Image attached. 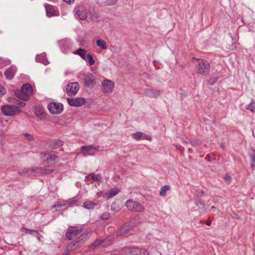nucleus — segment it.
I'll use <instances>...</instances> for the list:
<instances>
[{
	"label": "nucleus",
	"mask_w": 255,
	"mask_h": 255,
	"mask_svg": "<svg viewBox=\"0 0 255 255\" xmlns=\"http://www.w3.org/2000/svg\"><path fill=\"white\" fill-rule=\"evenodd\" d=\"M52 170L49 169H43L42 168L33 167L32 168H24L18 171L21 175H26L28 176H36L39 174H49Z\"/></svg>",
	"instance_id": "f257e3e1"
},
{
	"label": "nucleus",
	"mask_w": 255,
	"mask_h": 255,
	"mask_svg": "<svg viewBox=\"0 0 255 255\" xmlns=\"http://www.w3.org/2000/svg\"><path fill=\"white\" fill-rule=\"evenodd\" d=\"M33 89L31 86L28 83L22 85L20 90L15 91V96L24 101L29 100L30 96L32 95Z\"/></svg>",
	"instance_id": "f03ea898"
},
{
	"label": "nucleus",
	"mask_w": 255,
	"mask_h": 255,
	"mask_svg": "<svg viewBox=\"0 0 255 255\" xmlns=\"http://www.w3.org/2000/svg\"><path fill=\"white\" fill-rule=\"evenodd\" d=\"M125 206L129 211L133 212L141 213L144 211L145 209L141 204L131 199H128L126 201Z\"/></svg>",
	"instance_id": "7ed1b4c3"
},
{
	"label": "nucleus",
	"mask_w": 255,
	"mask_h": 255,
	"mask_svg": "<svg viewBox=\"0 0 255 255\" xmlns=\"http://www.w3.org/2000/svg\"><path fill=\"white\" fill-rule=\"evenodd\" d=\"M2 113L6 116H13L21 112L20 109L17 106L11 105H5L1 107Z\"/></svg>",
	"instance_id": "20e7f679"
},
{
	"label": "nucleus",
	"mask_w": 255,
	"mask_h": 255,
	"mask_svg": "<svg viewBox=\"0 0 255 255\" xmlns=\"http://www.w3.org/2000/svg\"><path fill=\"white\" fill-rule=\"evenodd\" d=\"M193 60L197 62L198 64L196 68L198 73L203 75L208 73L209 71V65L207 62L203 60L197 59L195 58H193Z\"/></svg>",
	"instance_id": "39448f33"
},
{
	"label": "nucleus",
	"mask_w": 255,
	"mask_h": 255,
	"mask_svg": "<svg viewBox=\"0 0 255 255\" xmlns=\"http://www.w3.org/2000/svg\"><path fill=\"white\" fill-rule=\"evenodd\" d=\"M99 150V147L93 145L82 146L80 149L81 153L86 156H94Z\"/></svg>",
	"instance_id": "423d86ee"
},
{
	"label": "nucleus",
	"mask_w": 255,
	"mask_h": 255,
	"mask_svg": "<svg viewBox=\"0 0 255 255\" xmlns=\"http://www.w3.org/2000/svg\"><path fill=\"white\" fill-rule=\"evenodd\" d=\"M91 233L92 232L90 229L86 230L83 233L78 236L77 240L74 241L71 243L69 246L72 245L74 246V248L71 247L70 249L71 250H74L75 248L79 246V244L81 243L86 239L89 237L91 235Z\"/></svg>",
	"instance_id": "0eeeda50"
},
{
	"label": "nucleus",
	"mask_w": 255,
	"mask_h": 255,
	"mask_svg": "<svg viewBox=\"0 0 255 255\" xmlns=\"http://www.w3.org/2000/svg\"><path fill=\"white\" fill-rule=\"evenodd\" d=\"M48 109L52 114H59L63 110V106L60 103H51L48 105Z\"/></svg>",
	"instance_id": "6e6552de"
},
{
	"label": "nucleus",
	"mask_w": 255,
	"mask_h": 255,
	"mask_svg": "<svg viewBox=\"0 0 255 255\" xmlns=\"http://www.w3.org/2000/svg\"><path fill=\"white\" fill-rule=\"evenodd\" d=\"M82 231L81 228H78L76 227H71L68 229L66 233V238L70 240L75 239Z\"/></svg>",
	"instance_id": "1a4fd4ad"
},
{
	"label": "nucleus",
	"mask_w": 255,
	"mask_h": 255,
	"mask_svg": "<svg viewBox=\"0 0 255 255\" xmlns=\"http://www.w3.org/2000/svg\"><path fill=\"white\" fill-rule=\"evenodd\" d=\"M74 12L80 20L86 19L88 13L85 6L83 5L77 6L75 8Z\"/></svg>",
	"instance_id": "9d476101"
},
{
	"label": "nucleus",
	"mask_w": 255,
	"mask_h": 255,
	"mask_svg": "<svg viewBox=\"0 0 255 255\" xmlns=\"http://www.w3.org/2000/svg\"><path fill=\"white\" fill-rule=\"evenodd\" d=\"M67 101L70 106L74 107L82 106L84 105L86 102V99L82 97L67 98Z\"/></svg>",
	"instance_id": "9b49d317"
},
{
	"label": "nucleus",
	"mask_w": 255,
	"mask_h": 255,
	"mask_svg": "<svg viewBox=\"0 0 255 255\" xmlns=\"http://www.w3.org/2000/svg\"><path fill=\"white\" fill-rule=\"evenodd\" d=\"M79 90V84L78 82H72L69 84L66 88V92L69 96L75 95Z\"/></svg>",
	"instance_id": "f8f14e48"
},
{
	"label": "nucleus",
	"mask_w": 255,
	"mask_h": 255,
	"mask_svg": "<svg viewBox=\"0 0 255 255\" xmlns=\"http://www.w3.org/2000/svg\"><path fill=\"white\" fill-rule=\"evenodd\" d=\"M102 86L104 92L109 94L113 92L115 87V83L111 80L106 79L103 82Z\"/></svg>",
	"instance_id": "ddd939ff"
},
{
	"label": "nucleus",
	"mask_w": 255,
	"mask_h": 255,
	"mask_svg": "<svg viewBox=\"0 0 255 255\" xmlns=\"http://www.w3.org/2000/svg\"><path fill=\"white\" fill-rule=\"evenodd\" d=\"M44 7L46 10V15L48 17H50L59 15V11L55 7L48 3H45L44 4Z\"/></svg>",
	"instance_id": "4468645a"
},
{
	"label": "nucleus",
	"mask_w": 255,
	"mask_h": 255,
	"mask_svg": "<svg viewBox=\"0 0 255 255\" xmlns=\"http://www.w3.org/2000/svg\"><path fill=\"white\" fill-rule=\"evenodd\" d=\"M40 157L43 160H46L48 164H53L57 158V156L55 154L49 153H41Z\"/></svg>",
	"instance_id": "2eb2a0df"
},
{
	"label": "nucleus",
	"mask_w": 255,
	"mask_h": 255,
	"mask_svg": "<svg viewBox=\"0 0 255 255\" xmlns=\"http://www.w3.org/2000/svg\"><path fill=\"white\" fill-rule=\"evenodd\" d=\"M79 202V198L77 197H74L73 198L69 199L68 201H66L63 203V206H65L66 205H70V206H74L76 205L77 203ZM63 204L62 203H58L57 204L53 206L52 207V209H54L55 208L56 209H60L62 207Z\"/></svg>",
	"instance_id": "dca6fc26"
},
{
	"label": "nucleus",
	"mask_w": 255,
	"mask_h": 255,
	"mask_svg": "<svg viewBox=\"0 0 255 255\" xmlns=\"http://www.w3.org/2000/svg\"><path fill=\"white\" fill-rule=\"evenodd\" d=\"M61 49L65 53H68L72 48L73 43L69 39H65L61 42Z\"/></svg>",
	"instance_id": "f3484780"
},
{
	"label": "nucleus",
	"mask_w": 255,
	"mask_h": 255,
	"mask_svg": "<svg viewBox=\"0 0 255 255\" xmlns=\"http://www.w3.org/2000/svg\"><path fill=\"white\" fill-rule=\"evenodd\" d=\"M84 80L85 85L89 87H93L96 83L94 76L92 74L90 73L85 75Z\"/></svg>",
	"instance_id": "a211bd4d"
},
{
	"label": "nucleus",
	"mask_w": 255,
	"mask_h": 255,
	"mask_svg": "<svg viewBox=\"0 0 255 255\" xmlns=\"http://www.w3.org/2000/svg\"><path fill=\"white\" fill-rule=\"evenodd\" d=\"M17 71L14 66H11L7 69L4 72V75L7 79L11 80Z\"/></svg>",
	"instance_id": "6ab92c4d"
},
{
	"label": "nucleus",
	"mask_w": 255,
	"mask_h": 255,
	"mask_svg": "<svg viewBox=\"0 0 255 255\" xmlns=\"http://www.w3.org/2000/svg\"><path fill=\"white\" fill-rule=\"evenodd\" d=\"M87 51L85 49L83 48H79L73 52L75 55H79L82 59L86 61Z\"/></svg>",
	"instance_id": "aec40b11"
},
{
	"label": "nucleus",
	"mask_w": 255,
	"mask_h": 255,
	"mask_svg": "<svg viewBox=\"0 0 255 255\" xmlns=\"http://www.w3.org/2000/svg\"><path fill=\"white\" fill-rule=\"evenodd\" d=\"M46 54L45 53H43L41 54L37 55L36 57V61L38 62L43 63L45 65H47L49 62L45 57Z\"/></svg>",
	"instance_id": "412c9836"
},
{
	"label": "nucleus",
	"mask_w": 255,
	"mask_h": 255,
	"mask_svg": "<svg viewBox=\"0 0 255 255\" xmlns=\"http://www.w3.org/2000/svg\"><path fill=\"white\" fill-rule=\"evenodd\" d=\"M131 255H148V252L145 249H133L130 251Z\"/></svg>",
	"instance_id": "4be33fe9"
},
{
	"label": "nucleus",
	"mask_w": 255,
	"mask_h": 255,
	"mask_svg": "<svg viewBox=\"0 0 255 255\" xmlns=\"http://www.w3.org/2000/svg\"><path fill=\"white\" fill-rule=\"evenodd\" d=\"M21 231L22 232L25 234H29L34 236H36L39 238V236L40 235L39 233H38L36 231L34 230H30L25 228H21Z\"/></svg>",
	"instance_id": "5701e85b"
},
{
	"label": "nucleus",
	"mask_w": 255,
	"mask_h": 255,
	"mask_svg": "<svg viewBox=\"0 0 255 255\" xmlns=\"http://www.w3.org/2000/svg\"><path fill=\"white\" fill-rule=\"evenodd\" d=\"M98 3L102 5H114L117 3L118 0H98Z\"/></svg>",
	"instance_id": "b1692460"
},
{
	"label": "nucleus",
	"mask_w": 255,
	"mask_h": 255,
	"mask_svg": "<svg viewBox=\"0 0 255 255\" xmlns=\"http://www.w3.org/2000/svg\"><path fill=\"white\" fill-rule=\"evenodd\" d=\"M119 192V190L118 189H112L105 194V196L108 199H109L117 195Z\"/></svg>",
	"instance_id": "393cba45"
},
{
	"label": "nucleus",
	"mask_w": 255,
	"mask_h": 255,
	"mask_svg": "<svg viewBox=\"0 0 255 255\" xmlns=\"http://www.w3.org/2000/svg\"><path fill=\"white\" fill-rule=\"evenodd\" d=\"M96 44L98 47H100L101 49L105 50L107 48V44L106 42L101 39L96 40Z\"/></svg>",
	"instance_id": "a878e982"
},
{
	"label": "nucleus",
	"mask_w": 255,
	"mask_h": 255,
	"mask_svg": "<svg viewBox=\"0 0 255 255\" xmlns=\"http://www.w3.org/2000/svg\"><path fill=\"white\" fill-rule=\"evenodd\" d=\"M96 205V204H95L92 201H87L84 202L83 206L85 208L90 210L93 209Z\"/></svg>",
	"instance_id": "bb28decb"
},
{
	"label": "nucleus",
	"mask_w": 255,
	"mask_h": 255,
	"mask_svg": "<svg viewBox=\"0 0 255 255\" xmlns=\"http://www.w3.org/2000/svg\"><path fill=\"white\" fill-rule=\"evenodd\" d=\"M170 189V186L168 185H165L162 186L159 191V194L161 196H164L166 195V192Z\"/></svg>",
	"instance_id": "cd10ccee"
},
{
	"label": "nucleus",
	"mask_w": 255,
	"mask_h": 255,
	"mask_svg": "<svg viewBox=\"0 0 255 255\" xmlns=\"http://www.w3.org/2000/svg\"><path fill=\"white\" fill-rule=\"evenodd\" d=\"M128 229L127 228V227L123 226L118 231V234L120 236L124 235L127 233H128Z\"/></svg>",
	"instance_id": "c85d7f7f"
},
{
	"label": "nucleus",
	"mask_w": 255,
	"mask_h": 255,
	"mask_svg": "<svg viewBox=\"0 0 255 255\" xmlns=\"http://www.w3.org/2000/svg\"><path fill=\"white\" fill-rule=\"evenodd\" d=\"M87 59L88 60V62L90 66L93 65L95 63V60L93 59V56L91 54H87L86 60Z\"/></svg>",
	"instance_id": "c756f323"
},
{
	"label": "nucleus",
	"mask_w": 255,
	"mask_h": 255,
	"mask_svg": "<svg viewBox=\"0 0 255 255\" xmlns=\"http://www.w3.org/2000/svg\"><path fill=\"white\" fill-rule=\"evenodd\" d=\"M92 179L95 182H100L102 180V176L100 174H92Z\"/></svg>",
	"instance_id": "7c9ffc66"
},
{
	"label": "nucleus",
	"mask_w": 255,
	"mask_h": 255,
	"mask_svg": "<svg viewBox=\"0 0 255 255\" xmlns=\"http://www.w3.org/2000/svg\"><path fill=\"white\" fill-rule=\"evenodd\" d=\"M105 242V240H97L93 244L92 246L95 247H99L100 246H104V243Z\"/></svg>",
	"instance_id": "2f4dec72"
},
{
	"label": "nucleus",
	"mask_w": 255,
	"mask_h": 255,
	"mask_svg": "<svg viewBox=\"0 0 255 255\" xmlns=\"http://www.w3.org/2000/svg\"><path fill=\"white\" fill-rule=\"evenodd\" d=\"M150 93H147L149 96L152 97H156L160 94V92L159 90H150Z\"/></svg>",
	"instance_id": "473e14b6"
},
{
	"label": "nucleus",
	"mask_w": 255,
	"mask_h": 255,
	"mask_svg": "<svg viewBox=\"0 0 255 255\" xmlns=\"http://www.w3.org/2000/svg\"><path fill=\"white\" fill-rule=\"evenodd\" d=\"M250 155L251 164V166L253 168H255V151Z\"/></svg>",
	"instance_id": "72a5a7b5"
},
{
	"label": "nucleus",
	"mask_w": 255,
	"mask_h": 255,
	"mask_svg": "<svg viewBox=\"0 0 255 255\" xmlns=\"http://www.w3.org/2000/svg\"><path fill=\"white\" fill-rule=\"evenodd\" d=\"M247 109L251 110L253 113H255V103L252 102L248 105L247 107Z\"/></svg>",
	"instance_id": "f704fd0d"
},
{
	"label": "nucleus",
	"mask_w": 255,
	"mask_h": 255,
	"mask_svg": "<svg viewBox=\"0 0 255 255\" xmlns=\"http://www.w3.org/2000/svg\"><path fill=\"white\" fill-rule=\"evenodd\" d=\"M142 133L141 132L137 131L133 134V137L136 140H138L140 139V138L142 137Z\"/></svg>",
	"instance_id": "c9c22d12"
},
{
	"label": "nucleus",
	"mask_w": 255,
	"mask_h": 255,
	"mask_svg": "<svg viewBox=\"0 0 255 255\" xmlns=\"http://www.w3.org/2000/svg\"><path fill=\"white\" fill-rule=\"evenodd\" d=\"M110 213H107V212H106V213H103L101 217V219L103 220H108V219H109L110 218Z\"/></svg>",
	"instance_id": "e433bc0d"
},
{
	"label": "nucleus",
	"mask_w": 255,
	"mask_h": 255,
	"mask_svg": "<svg viewBox=\"0 0 255 255\" xmlns=\"http://www.w3.org/2000/svg\"><path fill=\"white\" fill-rule=\"evenodd\" d=\"M24 136L27 139H28L29 140H32L34 139V137L33 136L29 134V133H25L24 134Z\"/></svg>",
	"instance_id": "4c0bfd02"
},
{
	"label": "nucleus",
	"mask_w": 255,
	"mask_h": 255,
	"mask_svg": "<svg viewBox=\"0 0 255 255\" xmlns=\"http://www.w3.org/2000/svg\"><path fill=\"white\" fill-rule=\"evenodd\" d=\"M6 94V90L4 89V88L1 85H0V95L2 96Z\"/></svg>",
	"instance_id": "58836bf2"
},
{
	"label": "nucleus",
	"mask_w": 255,
	"mask_h": 255,
	"mask_svg": "<svg viewBox=\"0 0 255 255\" xmlns=\"http://www.w3.org/2000/svg\"><path fill=\"white\" fill-rule=\"evenodd\" d=\"M196 204L197 206L201 207H204V204L201 202L200 200H198L196 201Z\"/></svg>",
	"instance_id": "ea45409f"
},
{
	"label": "nucleus",
	"mask_w": 255,
	"mask_h": 255,
	"mask_svg": "<svg viewBox=\"0 0 255 255\" xmlns=\"http://www.w3.org/2000/svg\"><path fill=\"white\" fill-rule=\"evenodd\" d=\"M102 196H104V197L106 196L105 195L103 194V191H101L97 192L96 195V197L97 198H99Z\"/></svg>",
	"instance_id": "a19ab883"
},
{
	"label": "nucleus",
	"mask_w": 255,
	"mask_h": 255,
	"mask_svg": "<svg viewBox=\"0 0 255 255\" xmlns=\"http://www.w3.org/2000/svg\"><path fill=\"white\" fill-rule=\"evenodd\" d=\"M3 60H4V65H7L10 64V61L8 59H3L2 58H0V63L2 62Z\"/></svg>",
	"instance_id": "79ce46f5"
},
{
	"label": "nucleus",
	"mask_w": 255,
	"mask_h": 255,
	"mask_svg": "<svg viewBox=\"0 0 255 255\" xmlns=\"http://www.w3.org/2000/svg\"><path fill=\"white\" fill-rule=\"evenodd\" d=\"M224 179L226 181L230 182L231 181L232 177L229 175H225Z\"/></svg>",
	"instance_id": "37998d69"
},
{
	"label": "nucleus",
	"mask_w": 255,
	"mask_h": 255,
	"mask_svg": "<svg viewBox=\"0 0 255 255\" xmlns=\"http://www.w3.org/2000/svg\"><path fill=\"white\" fill-rule=\"evenodd\" d=\"M38 112H39V114L40 115H42L43 114V109L40 108V109H36L35 113H36V114H37V113L38 112Z\"/></svg>",
	"instance_id": "c03bdc74"
},
{
	"label": "nucleus",
	"mask_w": 255,
	"mask_h": 255,
	"mask_svg": "<svg viewBox=\"0 0 255 255\" xmlns=\"http://www.w3.org/2000/svg\"><path fill=\"white\" fill-rule=\"evenodd\" d=\"M64 1H65L66 3L68 4H71L73 3L75 0H63Z\"/></svg>",
	"instance_id": "a18cd8bd"
},
{
	"label": "nucleus",
	"mask_w": 255,
	"mask_h": 255,
	"mask_svg": "<svg viewBox=\"0 0 255 255\" xmlns=\"http://www.w3.org/2000/svg\"><path fill=\"white\" fill-rule=\"evenodd\" d=\"M175 146H176V147L177 149H179L180 150H182V149H183V147H182V146H181V145H180V144H176L175 145Z\"/></svg>",
	"instance_id": "49530a36"
},
{
	"label": "nucleus",
	"mask_w": 255,
	"mask_h": 255,
	"mask_svg": "<svg viewBox=\"0 0 255 255\" xmlns=\"http://www.w3.org/2000/svg\"><path fill=\"white\" fill-rule=\"evenodd\" d=\"M19 105L20 107L22 108V107H25V104L24 103H23V102H20V103H19Z\"/></svg>",
	"instance_id": "de8ad7c7"
},
{
	"label": "nucleus",
	"mask_w": 255,
	"mask_h": 255,
	"mask_svg": "<svg viewBox=\"0 0 255 255\" xmlns=\"http://www.w3.org/2000/svg\"><path fill=\"white\" fill-rule=\"evenodd\" d=\"M206 224L207 225V226H210L211 224V221L210 220H207L206 222Z\"/></svg>",
	"instance_id": "09e8293b"
},
{
	"label": "nucleus",
	"mask_w": 255,
	"mask_h": 255,
	"mask_svg": "<svg viewBox=\"0 0 255 255\" xmlns=\"http://www.w3.org/2000/svg\"><path fill=\"white\" fill-rule=\"evenodd\" d=\"M199 141H198V142H193V141H192V142H190V143H191V144H192V145H195V144H198V143H199Z\"/></svg>",
	"instance_id": "8fccbe9b"
},
{
	"label": "nucleus",
	"mask_w": 255,
	"mask_h": 255,
	"mask_svg": "<svg viewBox=\"0 0 255 255\" xmlns=\"http://www.w3.org/2000/svg\"><path fill=\"white\" fill-rule=\"evenodd\" d=\"M144 139H149L151 138L150 136H149L148 137H143Z\"/></svg>",
	"instance_id": "3c124183"
},
{
	"label": "nucleus",
	"mask_w": 255,
	"mask_h": 255,
	"mask_svg": "<svg viewBox=\"0 0 255 255\" xmlns=\"http://www.w3.org/2000/svg\"><path fill=\"white\" fill-rule=\"evenodd\" d=\"M182 141H183V142L184 143H187V142L186 141H185L184 140H183V139H181Z\"/></svg>",
	"instance_id": "603ef678"
},
{
	"label": "nucleus",
	"mask_w": 255,
	"mask_h": 255,
	"mask_svg": "<svg viewBox=\"0 0 255 255\" xmlns=\"http://www.w3.org/2000/svg\"><path fill=\"white\" fill-rule=\"evenodd\" d=\"M113 204H112V205L111 210H114V209L113 208Z\"/></svg>",
	"instance_id": "864d4df0"
},
{
	"label": "nucleus",
	"mask_w": 255,
	"mask_h": 255,
	"mask_svg": "<svg viewBox=\"0 0 255 255\" xmlns=\"http://www.w3.org/2000/svg\"><path fill=\"white\" fill-rule=\"evenodd\" d=\"M88 176H89V175L86 176L85 177V179H86H86H88Z\"/></svg>",
	"instance_id": "5fc2aeb1"
},
{
	"label": "nucleus",
	"mask_w": 255,
	"mask_h": 255,
	"mask_svg": "<svg viewBox=\"0 0 255 255\" xmlns=\"http://www.w3.org/2000/svg\"><path fill=\"white\" fill-rule=\"evenodd\" d=\"M201 193H202V194H203V193H204V192H203V190H202V191H201Z\"/></svg>",
	"instance_id": "6e6d98bb"
}]
</instances>
